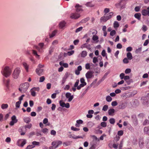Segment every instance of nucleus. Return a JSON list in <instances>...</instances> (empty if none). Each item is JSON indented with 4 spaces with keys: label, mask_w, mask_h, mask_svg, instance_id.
Returning a JSON list of instances; mask_svg holds the SVG:
<instances>
[{
    "label": "nucleus",
    "mask_w": 149,
    "mask_h": 149,
    "mask_svg": "<svg viewBox=\"0 0 149 149\" xmlns=\"http://www.w3.org/2000/svg\"><path fill=\"white\" fill-rule=\"evenodd\" d=\"M12 72V70L8 66L3 68L1 71L2 74L6 77L10 76Z\"/></svg>",
    "instance_id": "nucleus-1"
},
{
    "label": "nucleus",
    "mask_w": 149,
    "mask_h": 149,
    "mask_svg": "<svg viewBox=\"0 0 149 149\" xmlns=\"http://www.w3.org/2000/svg\"><path fill=\"white\" fill-rule=\"evenodd\" d=\"M29 86V84L28 83H24L20 85L19 90L22 93H23L27 90Z\"/></svg>",
    "instance_id": "nucleus-2"
},
{
    "label": "nucleus",
    "mask_w": 149,
    "mask_h": 149,
    "mask_svg": "<svg viewBox=\"0 0 149 149\" xmlns=\"http://www.w3.org/2000/svg\"><path fill=\"white\" fill-rule=\"evenodd\" d=\"M20 72V70L19 68H15L13 72L12 76L15 79H17L19 76Z\"/></svg>",
    "instance_id": "nucleus-3"
},
{
    "label": "nucleus",
    "mask_w": 149,
    "mask_h": 149,
    "mask_svg": "<svg viewBox=\"0 0 149 149\" xmlns=\"http://www.w3.org/2000/svg\"><path fill=\"white\" fill-rule=\"evenodd\" d=\"M26 141L25 139H19L17 141V145L19 146L23 147L26 144Z\"/></svg>",
    "instance_id": "nucleus-4"
},
{
    "label": "nucleus",
    "mask_w": 149,
    "mask_h": 149,
    "mask_svg": "<svg viewBox=\"0 0 149 149\" xmlns=\"http://www.w3.org/2000/svg\"><path fill=\"white\" fill-rule=\"evenodd\" d=\"M11 121L10 123V125L11 126L13 125L15 123H16L18 121L16 119V116L15 115L13 116L11 118Z\"/></svg>",
    "instance_id": "nucleus-5"
},
{
    "label": "nucleus",
    "mask_w": 149,
    "mask_h": 149,
    "mask_svg": "<svg viewBox=\"0 0 149 149\" xmlns=\"http://www.w3.org/2000/svg\"><path fill=\"white\" fill-rule=\"evenodd\" d=\"M80 16V14L76 12L75 13H72L70 17L72 19H76L79 18Z\"/></svg>",
    "instance_id": "nucleus-6"
},
{
    "label": "nucleus",
    "mask_w": 149,
    "mask_h": 149,
    "mask_svg": "<svg viewBox=\"0 0 149 149\" xmlns=\"http://www.w3.org/2000/svg\"><path fill=\"white\" fill-rule=\"evenodd\" d=\"M59 103L60 106L63 107H65L67 108H68L70 107L69 103H67L65 104V102H63L62 100L60 101Z\"/></svg>",
    "instance_id": "nucleus-7"
},
{
    "label": "nucleus",
    "mask_w": 149,
    "mask_h": 149,
    "mask_svg": "<svg viewBox=\"0 0 149 149\" xmlns=\"http://www.w3.org/2000/svg\"><path fill=\"white\" fill-rule=\"evenodd\" d=\"M143 16L148 15L149 16V7L147 9L143 10L141 12Z\"/></svg>",
    "instance_id": "nucleus-8"
},
{
    "label": "nucleus",
    "mask_w": 149,
    "mask_h": 149,
    "mask_svg": "<svg viewBox=\"0 0 149 149\" xmlns=\"http://www.w3.org/2000/svg\"><path fill=\"white\" fill-rule=\"evenodd\" d=\"M65 96L67 98H68V101L71 102L74 98L73 95H71V94L70 93H67L65 94Z\"/></svg>",
    "instance_id": "nucleus-9"
},
{
    "label": "nucleus",
    "mask_w": 149,
    "mask_h": 149,
    "mask_svg": "<svg viewBox=\"0 0 149 149\" xmlns=\"http://www.w3.org/2000/svg\"><path fill=\"white\" fill-rule=\"evenodd\" d=\"M93 72L92 71H88L86 74V77L87 79L91 78L93 76Z\"/></svg>",
    "instance_id": "nucleus-10"
},
{
    "label": "nucleus",
    "mask_w": 149,
    "mask_h": 149,
    "mask_svg": "<svg viewBox=\"0 0 149 149\" xmlns=\"http://www.w3.org/2000/svg\"><path fill=\"white\" fill-rule=\"evenodd\" d=\"M126 106V103L125 102H121L119 106V108L121 109H125Z\"/></svg>",
    "instance_id": "nucleus-11"
},
{
    "label": "nucleus",
    "mask_w": 149,
    "mask_h": 149,
    "mask_svg": "<svg viewBox=\"0 0 149 149\" xmlns=\"http://www.w3.org/2000/svg\"><path fill=\"white\" fill-rule=\"evenodd\" d=\"M75 7L76 8V12L77 13L82 10L81 9L82 6L79 5V4H77Z\"/></svg>",
    "instance_id": "nucleus-12"
},
{
    "label": "nucleus",
    "mask_w": 149,
    "mask_h": 149,
    "mask_svg": "<svg viewBox=\"0 0 149 149\" xmlns=\"http://www.w3.org/2000/svg\"><path fill=\"white\" fill-rule=\"evenodd\" d=\"M115 110L113 109H110L108 110V113L110 116H113Z\"/></svg>",
    "instance_id": "nucleus-13"
},
{
    "label": "nucleus",
    "mask_w": 149,
    "mask_h": 149,
    "mask_svg": "<svg viewBox=\"0 0 149 149\" xmlns=\"http://www.w3.org/2000/svg\"><path fill=\"white\" fill-rule=\"evenodd\" d=\"M144 132L145 134L149 135V126H146L144 127Z\"/></svg>",
    "instance_id": "nucleus-14"
},
{
    "label": "nucleus",
    "mask_w": 149,
    "mask_h": 149,
    "mask_svg": "<svg viewBox=\"0 0 149 149\" xmlns=\"http://www.w3.org/2000/svg\"><path fill=\"white\" fill-rule=\"evenodd\" d=\"M36 73L39 75H41L43 71V70L40 68H37L36 69Z\"/></svg>",
    "instance_id": "nucleus-15"
},
{
    "label": "nucleus",
    "mask_w": 149,
    "mask_h": 149,
    "mask_svg": "<svg viewBox=\"0 0 149 149\" xmlns=\"http://www.w3.org/2000/svg\"><path fill=\"white\" fill-rule=\"evenodd\" d=\"M147 98L145 97H142L141 98V100L143 104H147L148 103V101L147 100Z\"/></svg>",
    "instance_id": "nucleus-16"
},
{
    "label": "nucleus",
    "mask_w": 149,
    "mask_h": 149,
    "mask_svg": "<svg viewBox=\"0 0 149 149\" xmlns=\"http://www.w3.org/2000/svg\"><path fill=\"white\" fill-rule=\"evenodd\" d=\"M10 81V80L9 79L7 80L3 79V82L6 86L8 88L9 86Z\"/></svg>",
    "instance_id": "nucleus-17"
},
{
    "label": "nucleus",
    "mask_w": 149,
    "mask_h": 149,
    "mask_svg": "<svg viewBox=\"0 0 149 149\" xmlns=\"http://www.w3.org/2000/svg\"><path fill=\"white\" fill-rule=\"evenodd\" d=\"M23 65L27 72L28 71L29 65L26 62H23Z\"/></svg>",
    "instance_id": "nucleus-18"
},
{
    "label": "nucleus",
    "mask_w": 149,
    "mask_h": 149,
    "mask_svg": "<svg viewBox=\"0 0 149 149\" xmlns=\"http://www.w3.org/2000/svg\"><path fill=\"white\" fill-rule=\"evenodd\" d=\"M8 106L7 104H2L1 106V108L3 109H6L8 107Z\"/></svg>",
    "instance_id": "nucleus-19"
},
{
    "label": "nucleus",
    "mask_w": 149,
    "mask_h": 149,
    "mask_svg": "<svg viewBox=\"0 0 149 149\" xmlns=\"http://www.w3.org/2000/svg\"><path fill=\"white\" fill-rule=\"evenodd\" d=\"M87 55V52L85 51H83L82 52L81 54V56L82 57H85Z\"/></svg>",
    "instance_id": "nucleus-20"
},
{
    "label": "nucleus",
    "mask_w": 149,
    "mask_h": 149,
    "mask_svg": "<svg viewBox=\"0 0 149 149\" xmlns=\"http://www.w3.org/2000/svg\"><path fill=\"white\" fill-rule=\"evenodd\" d=\"M30 121V119L29 117H25L24 118V121L27 123H29Z\"/></svg>",
    "instance_id": "nucleus-21"
},
{
    "label": "nucleus",
    "mask_w": 149,
    "mask_h": 149,
    "mask_svg": "<svg viewBox=\"0 0 149 149\" xmlns=\"http://www.w3.org/2000/svg\"><path fill=\"white\" fill-rule=\"evenodd\" d=\"M134 16L135 17L139 20L141 19V14L140 13H138L135 14Z\"/></svg>",
    "instance_id": "nucleus-22"
},
{
    "label": "nucleus",
    "mask_w": 149,
    "mask_h": 149,
    "mask_svg": "<svg viewBox=\"0 0 149 149\" xmlns=\"http://www.w3.org/2000/svg\"><path fill=\"white\" fill-rule=\"evenodd\" d=\"M90 45H87L85 43L83 45H82L81 46V48H86L87 49H89L90 48Z\"/></svg>",
    "instance_id": "nucleus-23"
},
{
    "label": "nucleus",
    "mask_w": 149,
    "mask_h": 149,
    "mask_svg": "<svg viewBox=\"0 0 149 149\" xmlns=\"http://www.w3.org/2000/svg\"><path fill=\"white\" fill-rule=\"evenodd\" d=\"M127 56L128 59L130 60H131L132 58V56L130 52H129L127 53Z\"/></svg>",
    "instance_id": "nucleus-24"
},
{
    "label": "nucleus",
    "mask_w": 149,
    "mask_h": 149,
    "mask_svg": "<svg viewBox=\"0 0 149 149\" xmlns=\"http://www.w3.org/2000/svg\"><path fill=\"white\" fill-rule=\"evenodd\" d=\"M113 13L112 12H111L109 13L107 15V16H106L107 17V18L108 20L111 18L113 15Z\"/></svg>",
    "instance_id": "nucleus-25"
},
{
    "label": "nucleus",
    "mask_w": 149,
    "mask_h": 149,
    "mask_svg": "<svg viewBox=\"0 0 149 149\" xmlns=\"http://www.w3.org/2000/svg\"><path fill=\"white\" fill-rule=\"evenodd\" d=\"M143 142L142 139H140L139 141V144L140 147L142 148L143 146Z\"/></svg>",
    "instance_id": "nucleus-26"
},
{
    "label": "nucleus",
    "mask_w": 149,
    "mask_h": 149,
    "mask_svg": "<svg viewBox=\"0 0 149 149\" xmlns=\"http://www.w3.org/2000/svg\"><path fill=\"white\" fill-rule=\"evenodd\" d=\"M105 15H104V16L103 17H102L100 18V20L101 21H103L104 22H106L107 20H108V19L107 18V17L104 16Z\"/></svg>",
    "instance_id": "nucleus-27"
},
{
    "label": "nucleus",
    "mask_w": 149,
    "mask_h": 149,
    "mask_svg": "<svg viewBox=\"0 0 149 149\" xmlns=\"http://www.w3.org/2000/svg\"><path fill=\"white\" fill-rule=\"evenodd\" d=\"M119 24L118 22H114L113 23V27L114 28H118L119 27Z\"/></svg>",
    "instance_id": "nucleus-28"
},
{
    "label": "nucleus",
    "mask_w": 149,
    "mask_h": 149,
    "mask_svg": "<svg viewBox=\"0 0 149 149\" xmlns=\"http://www.w3.org/2000/svg\"><path fill=\"white\" fill-rule=\"evenodd\" d=\"M65 23L64 22H61L59 24V27L61 28H62L65 25Z\"/></svg>",
    "instance_id": "nucleus-29"
},
{
    "label": "nucleus",
    "mask_w": 149,
    "mask_h": 149,
    "mask_svg": "<svg viewBox=\"0 0 149 149\" xmlns=\"http://www.w3.org/2000/svg\"><path fill=\"white\" fill-rule=\"evenodd\" d=\"M106 100L108 102H110L112 100V98L109 95L107 96L106 98Z\"/></svg>",
    "instance_id": "nucleus-30"
},
{
    "label": "nucleus",
    "mask_w": 149,
    "mask_h": 149,
    "mask_svg": "<svg viewBox=\"0 0 149 149\" xmlns=\"http://www.w3.org/2000/svg\"><path fill=\"white\" fill-rule=\"evenodd\" d=\"M32 126V125L31 124H29L27 125H25L24 127L25 128V130H26V128H27L28 129H30Z\"/></svg>",
    "instance_id": "nucleus-31"
},
{
    "label": "nucleus",
    "mask_w": 149,
    "mask_h": 149,
    "mask_svg": "<svg viewBox=\"0 0 149 149\" xmlns=\"http://www.w3.org/2000/svg\"><path fill=\"white\" fill-rule=\"evenodd\" d=\"M22 102L18 101L16 102L15 103V107L16 108H17L19 107L20 104H21Z\"/></svg>",
    "instance_id": "nucleus-32"
},
{
    "label": "nucleus",
    "mask_w": 149,
    "mask_h": 149,
    "mask_svg": "<svg viewBox=\"0 0 149 149\" xmlns=\"http://www.w3.org/2000/svg\"><path fill=\"white\" fill-rule=\"evenodd\" d=\"M86 85L85 84H81L80 85H79V86H78L77 87V89L78 90H80L81 89V88L83 87Z\"/></svg>",
    "instance_id": "nucleus-33"
},
{
    "label": "nucleus",
    "mask_w": 149,
    "mask_h": 149,
    "mask_svg": "<svg viewBox=\"0 0 149 149\" xmlns=\"http://www.w3.org/2000/svg\"><path fill=\"white\" fill-rule=\"evenodd\" d=\"M108 108V106L107 105H105L103 106L102 110L104 111H106Z\"/></svg>",
    "instance_id": "nucleus-34"
},
{
    "label": "nucleus",
    "mask_w": 149,
    "mask_h": 149,
    "mask_svg": "<svg viewBox=\"0 0 149 149\" xmlns=\"http://www.w3.org/2000/svg\"><path fill=\"white\" fill-rule=\"evenodd\" d=\"M57 32V31L56 30H55L52 33V34L50 35V37L51 38L55 36Z\"/></svg>",
    "instance_id": "nucleus-35"
},
{
    "label": "nucleus",
    "mask_w": 149,
    "mask_h": 149,
    "mask_svg": "<svg viewBox=\"0 0 149 149\" xmlns=\"http://www.w3.org/2000/svg\"><path fill=\"white\" fill-rule=\"evenodd\" d=\"M71 129L72 130L75 131H79L80 130L79 128L75 127L73 126H72V127H71Z\"/></svg>",
    "instance_id": "nucleus-36"
},
{
    "label": "nucleus",
    "mask_w": 149,
    "mask_h": 149,
    "mask_svg": "<svg viewBox=\"0 0 149 149\" xmlns=\"http://www.w3.org/2000/svg\"><path fill=\"white\" fill-rule=\"evenodd\" d=\"M109 122L111 124H113L115 123V120L114 118H111L109 119Z\"/></svg>",
    "instance_id": "nucleus-37"
},
{
    "label": "nucleus",
    "mask_w": 149,
    "mask_h": 149,
    "mask_svg": "<svg viewBox=\"0 0 149 149\" xmlns=\"http://www.w3.org/2000/svg\"><path fill=\"white\" fill-rule=\"evenodd\" d=\"M87 6L92 7L94 6V5L92 4L91 2H88L86 4Z\"/></svg>",
    "instance_id": "nucleus-38"
},
{
    "label": "nucleus",
    "mask_w": 149,
    "mask_h": 149,
    "mask_svg": "<svg viewBox=\"0 0 149 149\" xmlns=\"http://www.w3.org/2000/svg\"><path fill=\"white\" fill-rule=\"evenodd\" d=\"M31 95L33 97H35L36 95V93L35 92V91L32 90V89H31Z\"/></svg>",
    "instance_id": "nucleus-39"
},
{
    "label": "nucleus",
    "mask_w": 149,
    "mask_h": 149,
    "mask_svg": "<svg viewBox=\"0 0 149 149\" xmlns=\"http://www.w3.org/2000/svg\"><path fill=\"white\" fill-rule=\"evenodd\" d=\"M98 39V36H97L96 35H94L93 36V38H92V39L94 41H95L97 40Z\"/></svg>",
    "instance_id": "nucleus-40"
},
{
    "label": "nucleus",
    "mask_w": 149,
    "mask_h": 149,
    "mask_svg": "<svg viewBox=\"0 0 149 149\" xmlns=\"http://www.w3.org/2000/svg\"><path fill=\"white\" fill-rule=\"evenodd\" d=\"M100 125L101 126L103 127H105L107 126L106 123L104 122H101V123Z\"/></svg>",
    "instance_id": "nucleus-41"
},
{
    "label": "nucleus",
    "mask_w": 149,
    "mask_h": 149,
    "mask_svg": "<svg viewBox=\"0 0 149 149\" xmlns=\"http://www.w3.org/2000/svg\"><path fill=\"white\" fill-rule=\"evenodd\" d=\"M80 82L81 84H83L86 85V83L85 81V80L83 78H82L80 79Z\"/></svg>",
    "instance_id": "nucleus-42"
},
{
    "label": "nucleus",
    "mask_w": 149,
    "mask_h": 149,
    "mask_svg": "<svg viewBox=\"0 0 149 149\" xmlns=\"http://www.w3.org/2000/svg\"><path fill=\"white\" fill-rule=\"evenodd\" d=\"M110 11L109 9V8H105L104 9V12L105 14L109 13Z\"/></svg>",
    "instance_id": "nucleus-43"
},
{
    "label": "nucleus",
    "mask_w": 149,
    "mask_h": 149,
    "mask_svg": "<svg viewBox=\"0 0 149 149\" xmlns=\"http://www.w3.org/2000/svg\"><path fill=\"white\" fill-rule=\"evenodd\" d=\"M142 50V48L140 47L138 48V49H136L135 51V53H140Z\"/></svg>",
    "instance_id": "nucleus-44"
},
{
    "label": "nucleus",
    "mask_w": 149,
    "mask_h": 149,
    "mask_svg": "<svg viewBox=\"0 0 149 149\" xmlns=\"http://www.w3.org/2000/svg\"><path fill=\"white\" fill-rule=\"evenodd\" d=\"M79 83V79L77 80L76 82L75 83L74 85V87L77 88V87L78 86V85Z\"/></svg>",
    "instance_id": "nucleus-45"
},
{
    "label": "nucleus",
    "mask_w": 149,
    "mask_h": 149,
    "mask_svg": "<svg viewBox=\"0 0 149 149\" xmlns=\"http://www.w3.org/2000/svg\"><path fill=\"white\" fill-rule=\"evenodd\" d=\"M35 147V146L32 145H29L28 146L26 149H31Z\"/></svg>",
    "instance_id": "nucleus-46"
},
{
    "label": "nucleus",
    "mask_w": 149,
    "mask_h": 149,
    "mask_svg": "<svg viewBox=\"0 0 149 149\" xmlns=\"http://www.w3.org/2000/svg\"><path fill=\"white\" fill-rule=\"evenodd\" d=\"M116 33V31L113 30L111 31L110 33V35L111 36H113Z\"/></svg>",
    "instance_id": "nucleus-47"
},
{
    "label": "nucleus",
    "mask_w": 149,
    "mask_h": 149,
    "mask_svg": "<svg viewBox=\"0 0 149 149\" xmlns=\"http://www.w3.org/2000/svg\"><path fill=\"white\" fill-rule=\"evenodd\" d=\"M71 143V142L70 141L65 142L63 143V145H65L66 146H67L70 145Z\"/></svg>",
    "instance_id": "nucleus-48"
},
{
    "label": "nucleus",
    "mask_w": 149,
    "mask_h": 149,
    "mask_svg": "<svg viewBox=\"0 0 149 149\" xmlns=\"http://www.w3.org/2000/svg\"><path fill=\"white\" fill-rule=\"evenodd\" d=\"M123 133V130H120L118 132V134L119 136H122Z\"/></svg>",
    "instance_id": "nucleus-49"
},
{
    "label": "nucleus",
    "mask_w": 149,
    "mask_h": 149,
    "mask_svg": "<svg viewBox=\"0 0 149 149\" xmlns=\"http://www.w3.org/2000/svg\"><path fill=\"white\" fill-rule=\"evenodd\" d=\"M83 29V27H80L79 28L77 29L76 31L75 32L76 33H77L79 32V31H81Z\"/></svg>",
    "instance_id": "nucleus-50"
},
{
    "label": "nucleus",
    "mask_w": 149,
    "mask_h": 149,
    "mask_svg": "<svg viewBox=\"0 0 149 149\" xmlns=\"http://www.w3.org/2000/svg\"><path fill=\"white\" fill-rule=\"evenodd\" d=\"M45 80V77L44 76H42L40 78L39 81L40 82H42Z\"/></svg>",
    "instance_id": "nucleus-51"
},
{
    "label": "nucleus",
    "mask_w": 149,
    "mask_h": 149,
    "mask_svg": "<svg viewBox=\"0 0 149 149\" xmlns=\"http://www.w3.org/2000/svg\"><path fill=\"white\" fill-rule=\"evenodd\" d=\"M67 79V77H64L63 78L62 81V83L61 84L62 85H63L64 83H65V81H66V79Z\"/></svg>",
    "instance_id": "nucleus-52"
},
{
    "label": "nucleus",
    "mask_w": 149,
    "mask_h": 149,
    "mask_svg": "<svg viewBox=\"0 0 149 149\" xmlns=\"http://www.w3.org/2000/svg\"><path fill=\"white\" fill-rule=\"evenodd\" d=\"M145 143L146 144V145L147 146H149V139H146L145 141Z\"/></svg>",
    "instance_id": "nucleus-53"
},
{
    "label": "nucleus",
    "mask_w": 149,
    "mask_h": 149,
    "mask_svg": "<svg viewBox=\"0 0 149 149\" xmlns=\"http://www.w3.org/2000/svg\"><path fill=\"white\" fill-rule=\"evenodd\" d=\"M25 130V128L24 127H20L19 129V132H24V130Z\"/></svg>",
    "instance_id": "nucleus-54"
},
{
    "label": "nucleus",
    "mask_w": 149,
    "mask_h": 149,
    "mask_svg": "<svg viewBox=\"0 0 149 149\" xmlns=\"http://www.w3.org/2000/svg\"><path fill=\"white\" fill-rule=\"evenodd\" d=\"M123 61L125 63H127L129 62V61L126 58H125L123 59Z\"/></svg>",
    "instance_id": "nucleus-55"
},
{
    "label": "nucleus",
    "mask_w": 149,
    "mask_h": 149,
    "mask_svg": "<svg viewBox=\"0 0 149 149\" xmlns=\"http://www.w3.org/2000/svg\"><path fill=\"white\" fill-rule=\"evenodd\" d=\"M147 29V27L146 26L143 25L142 27V30L144 32L146 31Z\"/></svg>",
    "instance_id": "nucleus-56"
},
{
    "label": "nucleus",
    "mask_w": 149,
    "mask_h": 149,
    "mask_svg": "<svg viewBox=\"0 0 149 149\" xmlns=\"http://www.w3.org/2000/svg\"><path fill=\"white\" fill-rule=\"evenodd\" d=\"M131 70L129 68H127L126 69L125 71V73L126 74H128L131 72Z\"/></svg>",
    "instance_id": "nucleus-57"
},
{
    "label": "nucleus",
    "mask_w": 149,
    "mask_h": 149,
    "mask_svg": "<svg viewBox=\"0 0 149 149\" xmlns=\"http://www.w3.org/2000/svg\"><path fill=\"white\" fill-rule=\"evenodd\" d=\"M117 104L118 103L116 101H113L111 103V105L113 106H116Z\"/></svg>",
    "instance_id": "nucleus-58"
},
{
    "label": "nucleus",
    "mask_w": 149,
    "mask_h": 149,
    "mask_svg": "<svg viewBox=\"0 0 149 149\" xmlns=\"http://www.w3.org/2000/svg\"><path fill=\"white\" fill-rule=\"evenodd\" d=\"M132 50V48L131 47H129L126 49V51L127 52H130Z\"/></svg>",
    "instance_id": "nucleus-59"
},
{
    "label": "nucleus",
    "mask_w": 149,
    "mask_h": 149,
    "mask_svg": "<svg viewBox=\"0 0 149 149\" xmlns=\"http://www.w3.org/2000/svg\"><path fill=\"white\" fill-rule=\"evenodd\" d=\"M25 96L24 95H22L20 97H19V101L22 102L21 101L23 100V97Z\"/></svg>",
    "instance_id": "nucleus-60"
},
{
    "label": "nucleus",
    "mask_w": 149,
    "mask_h": 149,
    "mask_svg": "<svg viewBox=\"0 0 149 149\" xmlns=\"http://www.w3.org/2000/svg\"><path fill=\"white\" fill-rule=\"evenodd\" d=\"M90 65L89 63H87L85 65V68L86 69L88 70L90 68Z\"/></svg>",
    "instance_id": "nucleus-61"
},
{
    "label": "nucleus",
    "mask_w": 149,
    "mask_h": 149,
    "mask_svg": "<svg viewBox=\"0 0 149 149\" xmlns=\"http://www.w3.org/2000/svg\"><path fill=\"white\" fill-rule=\"evenodd\" d=\"M32 145H33L34 146L35 145H39V143L38 142L34 141L32 142Z\"/></svg>",
    "instance_id": "nucleus-62"
},
{
    "label": "nucleus",
    "mask_w": 149,
    "mask_h": 149,
    "mask_svg": "<svg viewBox=\"0 0 149 149\" xmlns=\"http://www.w3.org/2000/svg\"><path fill=\"white\" fill-rule=\"evenodd\" d=\"M149 121L148 120L146 119L145 120L143 123V125H146L147 124L149 123Z\"/></svg>",
    "instance_id": "nucleus-63"
},
{
    "label": "nucleus",
    "mask_w": 149,
    "mask_h": 149,
    "mask_svg": "<svg viewBox=\"0 0 149 149\" xmlns=\"http://www.w3.org/2000/svg\"><path fill=\"white\" fill-rule=\"evenodd\" d=\"M96 147V145L95 144H93L91 146L89 149H95Z\"/></svg>",
    "instance_id": "nucleus-64"
}]
</instances>
